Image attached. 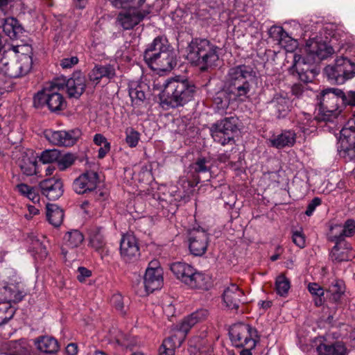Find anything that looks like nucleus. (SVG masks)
<instances>
[{"label": "nucleus", "mask_w": 355, "mask_h": 355, "mask_svg": "<svg viewBox=\"0 0 355 355\" xmlns=\"http://www.w3.org/2000/svg\"><path fill=\"white\" fill-rule=\"evenodd\" d=\"M327 291L331 294V300L335 302H338L345 291L344 282L341 280L334 279Z\"/></svg>", "instance_id": "40"}, {"label": "nucleus", "mask_w": 355, "mask_h": 355, "mask_svg": "<svg viewBox=\"0 0 355 355\" xmlns=\"http://www.w3.org/2000/svg\"><path fill=\"white\" fill-rule=\"evenodd\" d=\"M42 193L49 200H56L63 194L62 180L56 177L45 179L39 184Z\"/></svg>", "instance_id": "22"}, {"label": "nucleus", "mask_w": 355, "mask_h": 355, "mask_svg": "<svg viewBox=\"0 0 355 355\" xmlns=\"http://www.w3.org/2000/svg\"><path fill=\"white\" fill-rule=\"evenodd\" d=\"M146 0H109L117 8L128 9L121 12L118 16V21L125 30L132 28L144 19L149 13L148 10H138Z\"/></svg>", "instance_id": "8"}, {"label": "nucleus", "mask_w": 355, "mask_h": 355, "mask_svg": "<svg viewBox=\"0 0 355 355\" xmlns=\"http://www.w3.org/2000/svg\"><path fill=\"white\" fill-rule=\"evenodd\" d=\"M157 264V261H151L146 270L144 283L148 293L160 289L163 285V270Z\"/></svg>", "instance_id": "19"}, {"label": "nucleus", "mask_w": 355, "mask_h": 355, "mask_svg": "<svg viewBox=\"0 0 355 355\" xmlns=\"http://www.w3.org/2000/svg\"><path fill=\"white\" fill-rule=\"evenodd\" d=\"M185 285L191 289L208 290L211 286V278L205 273L193 268Z\"/></svg>", "instance_id": "26"}, {"label": "nucleus", "mask_w": 355, "mask_h": 355, "mask_svg": "<svg viewBox=\"0 0 355 355\" xmlns=\"http://www.w3.org/2000/svg\"><path fill=\"white\" fill-rule=\"evenodd\" d=\"M269 35L275 40L278 41L279 45L284 47H286V44L288 42L293 41L291 37L288 35V33L281 26H272L269 30Z\"/></svg>", "instance_id": "39"}, {"label": "nucleus", "mask_w": 355, "mask_h": 355, "mask_svg": "<svg viewBox=\"0 0 355 355\" xmlns=\"http://www.w3.org/2000/svg\"><path fill=\"white\" fill-rule=\"evenodd\" d=\"M65 245L71 248L78 247L83 241V234L76 230L68 232L64 235Z\"/></svg>", "instance_id": "42"}, {"label": "nucleus", "mask_w": 355, "mask_h": 355, "mask_svg": "<svg viewBox=\"0 0 355 355\" xmlns=\"http://www.w3.org/2000/svg\"><path fill=\"white\" fill-rule=\"evenodd\" d=\"M116 76V69L110 64H96L88 74L89 83L96 86L103 78L111 80Z\"/></svg>", "instance_id": "25"}, {"label": "nucleus", "mask_w": 355, "mask_h": 355, "mask_svg": "<svg viewBox=\"0 0 355 355\" xmlns=\"http://www.w3.org/2000/svg\"><path fill=\"white\" fill-rule=\"evenodd\" d=\"M317 121L315 119H311L309 114H304V119H300L299 122V127L304 134H308L312 132L311 128H315Z\"/></svg>", "instance_id": "49"}, {"label": "nucleus", "mask_w": 355, "mask_h": 355, "mask_svg": "<svg viewBox=\"0 0 355 355\" xmlns=\"http://www.w3.org/2000/svg\"><path fill=\"white\" fill-rule=\"evenodd\" d=\"M78 352V347L75 343H70L66 347V353L68 355H76Z\"/></svg>", "instance_id": "63"}, {"label": "nucleus", "mask_w": 355, "mask_h": 355, "mask_svg": "<svg viewBox=\"0 0 355 355\" xmlns=\"http://www.w3.org/2000/svg\"><path fill=\"white\" fill-rule=\"evenodd\" d=\"M110 150V144L105 143V145L98 149V157L103 159Z\"/></svg>", "instance_id": "60"}, {"label": "nucleus", "mask_w": 355, "mask_h": 355, "mask_svg": "<svg viewBox=\"0 0 355 355\" xmlns=\"http://www.w3.org/2000/svg\"><path fill=\"white\" fill-rule=\"evenodd\" d=\"M45 138L53 145L59 146H71L77 140L78 134L75 130H46L44 132Z\"/></svg>", "instance_id": "20"}, {"label": "nucleus", "mask_w": 355, "mask_h": 355, "mask_svg": "<svg viewBox=\"0 0 355 355\" xmlns=\"http://www.w3.org/2000/svg\"><path fill=\"white\" fill-rule=\"evenodd\" d=\"M296 142V133L293 130H285L280 134L274 135L268 139L269 145L276 148L292 147Z\"/></svg>", "instance_id": "27"}, {"label": "nucleus", "mask_w": 355, "mask_h": 355, "mask_svg": "<svg viewBox=\"0 0 355 355\" xmlns=\"http://www.w3.org/2000/svg\"><path fill=\"white\" fill-rule=\"evenodd\" d=\"M338 148L342 157L350 160L355 159L354 121H349L340 130Z\"/></svg>", "instance_id": "15"}, {"label": "nucleus", "mask_w": 355, "mask_h": 355, "mask_svg": "<svg viewBox=\"0 0 355 355\" xmlns=\"http://www.w3.org/2000/svg\"><path fill=\"white\" fill-rule=\"evenodd\" d=\"M26 198L34 203L39 202L40 199L39 193L34 187L31 190Z\"/></svg>", "instance_id": "59"}, {"label": "nucleus", "mask_w": 355, "mask_h": 355, "mask_svg": "<svg viewBox=\"0 0 355 355\" xmlns=\"http://www.w3.org/2000/svg\"><path fill=\"white\" fill-rule=\"evenodd\" d=\"M223 296L224 302L231 309L237 310L241 304L247 302L243 291L235 284H230L226 287Z\"/></svg>", "instance_id": "23"}, {"label": "nucleus", "mask_w": 355, "mask_h": 355, "mask_svg": "<svg viewBox=\"0 0 355 355\" xmlns=\"http://www.w3.org/2000/svg\"><path fill=\"white\" fill-rule=\"evenodd\" d=\"M146 64L155 71H168L176 65V55L165 37L158 36L144 51Z\"/></svg>", "instance_id": "4"}, {"label": "nucleus", "mask_w": 355, "mask_h": 355, "mask_svg": "<svg viewBox=\"0 0 355 355\" xmlns=\"http://www.w3.org/2000/svg\"><path fill=\"white\" fill-rule=\"evenodd\" d=\"M32 64V58L27 54L21 55L17 60H9L3 57L0 60V72L10 78H17L26 75Z\"/></svg>", "instance_id": "13"}, {"label": "nucleus", "mask_w": 355, "mask_h": 355, "mask_svg": "<svg viewBox=\"0 0 355 355\" xmlns=\"http://www.w3.org/2000/svg\"><path fill=\"white\" fill-rule=\"evenodd\" d=\"M229 334L232 345L236 347L254 348L259 341L257 329L247 324L239 323L232 325Z\"/></svg>", "instance_id": "10"}, {"label": "nucleus", "mask_w": 355, "mask_h": 355, "mask_svg": "<svg viewBox=\"0 0 355 355\" xmlns=\"http://www.w3.org/2000/svg\"><path fill=\"white\" fill-rule=\"evenodd\" d=\"M34 344L39 351L45 354H53L59 349L58 340L49 336H39L34 340Z\"/></svg>", "instance_id": "31"}, {"label": "nucleus", "mask_w": 355, "mask_h": 355, "mask_svg": "<svg viewBox=\"0 0 355 355\" xmlns=\"http://www.w3.org/2000/svg\"><path fill=\"white\" fill-rule=\"evenodd\" d=\"M237 118L230 116L213 123L209 130L214 141L222 146L234 141L233 133L237 130Z\"/></svg>", "instance_id": "14"}, {"label": "nucleus", "mask_w": 355, "mask_h": 355, "mask_svg": "<svg viewBox=\"0 0 355 355\" xmlns=\"http://www.w3.org/2000/svg\"><path fill=\"white\" fill-rule=\"evenodd\" d=\"M270 104L275 109V114L279 119L286 117L292 106L291 100L281 94H275L270 101Z\"/></svg>", "instance_id": "29"}, {"label": "nucleus", "mask_w": 355, "mask_h": 355, "mask_svg": "<svg viewBox=\"0 0 355 355\" xmlns=\"http://www.w3.org/2000/svg\"><path fill=\"white\" fill-rule=\"evenodd\" d=\"M257 77L254 69L246 64H238L229 69L226 76L227 92L235 101H245L253 89Z\"/></svg>", "instance_id": "3"}, {"label": "nucleus", "mask_w": 355, "mask_h": 355, "mask_svg": "<svg viewBox=\"0 0 355 355\" xmlns=\"http://www.w3.org/2000/svg\"><path fill=\"white\" fill-rule=\"evenodd\" d=\"M309 293L316 297L314 300V303L316 306H320L324 303V289L317 283H310L307 287Z\"/></svg>", "instance_id": "47"}, {"label": "nucleus", "mask_w": 355, "mask_h": 355, "mask_svg": "<svg viewBox=\"0 0 355 355\" xmlns=\"http://www.w3.org/2000/svg\"><path fill=\"white\" fill-rule=\"evenodd\" d=\"M170 269L178 279L185 284L189 275H191L193 267L185 262L178 261L171 263Z\"/></svg>", "instance_id": "35"}, {"label": "nucleus", "mask_w": 355, "mask_h": 355, "mask_svg": "<svg viewBox=\"0 0 355 355\" xmlns=\"http://www.w3.org/2000/svg\"><path fill=\"white\" fill-rule=\"evenodd\" d=\"M15 313V308L8 302H0V326L9 321Z\"/></svg>", "instance_id": "46"}, {"label": "nucleus", "mask_w": 355, "mask_h": 355, "mask_svg": "<svg viewBox=\"0 0 355 355\" xmlns=\"http://www.w3.org/2000/svg\"><path fill=\"white\" fill-rule=\"evenodd\" d=\"M125 141L128 145L131 148L137 146L140 139L139 133L132 128H128L125 130Z\"/></svg>", "instance_id": "50"}, {"label": "nucleus", "mask_w": 355, "mask_h": 355, "mask_svg": "<svg viewBox=\"0 0 355 355\" xmlns=\"http://www.w3.org/2000/svg\"><path fill=\"white\" fill-rule=\"evenodd\" d=\"M355 233V221L347 220L343 226L335 225L331 227L330 234L334 241H343L345 237L352 236Z\"/></svg>", "instance_id": "30"}, {"label": "nucleus", "mask_w": 355, "mask_h": 355, "mask_svg": "<svg viewBox=\"0 0 355 355\" xmlns=\"http://www.w3.org/2000/svg\"><path fill=\"white\" fill-rule=\"evenodd\" d=\"M321 199L318 197L314 198L308 205L307 209L305 211V214L308 216H311L314 212L315 208L321 205Z\"/></svg>", "instance_id": "53"}, {"label": "nucleus", "mask_w": 355, "mask_h": 355, "mask_svg": "<svg viewBox=\"0 0 355 355\" xmlns=\"http://www.w3.org/2000/svg\"><path fill=\"white\" fill-rule=\"evenodd\" d=\"M109 193L106 189H98L94 193V198L98 202H104L107 199Z\"/></svg>", "instance_id": "56"}, {"label": "nucleus", "mask_w": 355, "mask_h": 355, "mask_svg": "<svg viewBox=\"0 0 355 355\" xmlns=\"http://www.w3.org/2000/svg\"><path fill=\"white\" fill-rule=\"evenodd\" d=\"M292 241L300 248L305 247L306 237L302 230L293 231Z\"/></svg>", "instance_id": "52"}, {"label": "nucleus", "mask_w": 355, "mask_h": 355, "mask_svg": "<svg viewBox=\"0 0 355 355\" xmlns=\"http://www.w3.org/2000/svg\"><path fill=\"white\" fill-rule=\"evenodd\" d=\"M218 111L224 112L230 105V100L225 96L224 93H218L214 99Z\"/></svg>", "instance_id": "51"}, {"label": "nucleus", "mask_w": 355, "mask_h": 355, "mask_svg": "<svg viewBox=\"0 0 355 355\" xmlns=\"http://www.w3.org/2000/svg\"><path fill=\"white\" fill-rule=\"evenodd\" d=\"M19 166L24 174L33 175L37 174V159L33 152L25 153L19 161Z\"/></svg>", "instance_id": "34"}, {"label": "nucleus", "mask_w": 355, "mask_h": 355, "mask_svg": "<svg viewBox=\"0 0 355 355\" xmlns=\"http://www.w3.org/2000/svg\"><path fill=\"white\" fill-rule=\"evenodd\" d=\"M10 355H27L28 349L25 341L12 340L7 343Z\"/></svg>", "instance_id": "45"}, {"label": "nucleus", "mask_w": 355, "mask_h": 355, "mask_svg": "<svg viewBox=\"0 0 355 355\" xmlns=\"http://www.w3.org/2000/svg\"><path fill=\"white\" fill-rule=\"evenodd\" d=\"M121 257L126 261L139 255V248L136 237L132 234L123 235L120 243Z\"/></svg>", "instance_id": "24"}, {"label": "nucleus", "mask_w": 355, "mask_h": 355, "mask_svg": "<svg viewBox=\"0 0 355 355\" xmlns=\"http://www.w3.org/2000/svg\"><path fill=\"white\" fill-rule=\"evenodd\" d=\"M98 182V173L94 171H87L74 180L72 187L76 193L84 194L96 189Z\"/></svg>", "instance_id": "18"}, {"label": "nucleus", "mask_w": 355, "mask_h": 355, "mask_svg": "<svg viewBox=\"0 0 355 355\" xmlns=\"http://www.w3.org/2000/svg\"><path fill=\"white\" fill-rule=\"evenodd\" d=\"M0 295L3 302L18 303L26 296L24 285L20 282H7L0 287Z\"/></svg>", "instance_id": "21"}, {"label": "nucleus", "mask_w": 355, "mask_h": 355, "mask_svg": "<svg viewBox=\"0 0 355 355\" xmlns=\"http://www.w3.org/2000/svg\"><path fill=\"white\" fill-rule=\"evenodd\" d=\"M17 190L24 197H27L33 187H30L26 184H19L16 187Z\"/></svg>", "instance_id": "58"}, {"label": "nucleus", "mask_w": 355, "mask_h": 355, "mask_svg": "<svg viewBox=\"0 0 355 355\" xmlns=\"http://www.w3.org/2000/svg\"><path fill=\"white\" fill-rule=\"evenodd\" d=\"M305 51L307 53L306 57L295 53L292 67L295 70L302 81L309 83L312 82L318 74L317 70L313 67V64L331 55L333 49L324 42L312 40L306 43Z\"/></svg>", "instance_id": "2"}, {"label": "nucleus", "mask_w": 355, "mask_h": 355, "mask_svg": "<svg viewBox=\"0 0 355 355\" xmlns=\"http://www.w3.org/2000/svg\"><path fill=\"white\" fill-rule=\"evenodd\" d=\"M59 153L60 150L57 149L45 150L42 152L40 156V161L43 164L57 162V159L59 158Z\"/></svg>", "instance_id": "48"}, {"label": "nucleus", "mask_w": 355, "mask_h": 355, "mask_svg": "<svg viewBox=\"0 0 355 355\" xmlns=\"http://www.w3.org/2000/svg\"><path fill=\"white\" fill-rule=\"evenodd\" d=\"M209 164V161L206 158L199 157L195 162L189 166V173L191 174L196 185H197L200 181L198 174L205 173L210 171L211 166Z\"/></svg>", "instance_id": "33"}, {"label": "nucleus", "mask_w": 355, "mask_h": 355, "mask_svg": "<svg viewBox=\"0 0 355 355\" xmlns=\"http://www.w3.org/2000/svg\"><path fill=\"white\" fill-rule=\"evenodd\" d=\"M336 245L331 251L332 261L336 262L347 261L354 257L352 248L347 243L342 241H335Z\"/></svg>", "instance_id": "28"}, {"label": "nucleus", "mask_w": 355, "mask_h": 355, "mask_svg": "<svg viewBox=\"0 0 355 355\" xmlns=\"http://www.w3.org/2000/svg\"><path fill=\"white\" fill-rule=\"evenodd\" d=\"M163 87L164 102L172 107L183 106L191 101L196 92L195 85L180 76L166 80Z\"/></svg>", "instance_id": "6"}, {"label": "nucleus", "mask_w": 355, "mask_h": 355, "mask_svg": "<svg viewBox=\"0 0 355 355\" xmlns=\"http://www.w3.org/2000/svg\"><path fill=\"white\" fill-rule=\"evenodd\" d=\"M55 79V84L62 90L66 88L70 98H78L85 92L86 87V78L80 73H74L71 77L67 79L64 76Z\"/></svg>", "instance_id": "16"}, {"label": "nucleus", "mask_w": 355, "mask_h": 355, "mask_svg": "<svg viewBox=\"0 0 355 355\" xmlns=\"http://www.w3.org/2000/svg\"><path fill=\"white\" fill-rule=\"evenodd\" d=\"M112 302L114 303V306L116 309L121 310L123 309V303L121 302V296L116 295L112 297Z\"/></svg>", "instance_id": "62"}, {"label": "nucleus", "mask_w": 355, "mask_h": 355, "mask_svg": "<svg viewBox=\"0 0 355 355\" xmlns=\"http://www.w3.org/2000/svg\"><path fill=\"white\" fill-rule=\"evenodd\" d=\"M78 59L76 56L64 58L60 61V66L63 69H69L78 64Z\"/></svg>", "instance_id": "54"}, {"label": "nucleus", "mask_w": 355, "mask_h": 355, "mask_svg": "<svg viewBox=\"0 0 355 355\" xmlns=\"http://www.w3.org/2000/svg\"><path fill=\"white\" fill-rule=\"evenodd\" d=\"M78 271L79 274L77 276V279L80 282H85L86 278L89 277L92 275L91 270L85 267H79Z\"/></svg>", "instance_id": "55"}, {"label": "nucleus", "mask_w": 355, "mask_h": 355, "mask_svg": "<svg viewBox=\"0 0 355 355\" xmlns=\"http://www.w3.org/2000/svg\"><path fill=\"white\" fill-rule=\"evenodd\" d=\"M318 355H347L348 350L345 345L340 341L331 344L321 343L317 347Z\"/></svg>", "instance_id": "32"}, {"label": "nucleus", "mask_w": 355, "mask_h": 355, "mask_svg": "<svg viewBox=\"0 0 355 355\" xmlns=\"http://www.w3.org/2000/svg\"><path fill=\"white\" fill-rule=\"evenodd\" d=\"M218 47L206 39L195 38L187 47V58L192 64L206 71L217 64L219 60Z\"/></svg>", "instance_id": "5"}, {"label": "nucleus", "mask_w": 355, "mask_h": 355, "mask_svg": "<svg viewBox=\"0 0 355 355\" xmlns=\"http://www.w3.org/2000/svg\"><path fill=\"white\" fill-rule=\"evenodd\" d=\"M324 73L331 82L341 85L354 77L355 63L347 58H338L334 64L324 68Z\"/></svg>", "instance_id": "9"}, {"label": "nucleus", "mask_w": 355, "mask_h": 355, "mask_svg": "<svg viewBox=\"0 0 355 355\" xmlns=\"http://www.w3.org/2000/svg\"><path fill=\"white\" fill-rule=\"evenodd\" d=\"M345 103L355 106V92H349L347 96H345Z\"/></svg>", "instance_id": "64"}, {"label": "nucleus", "mask_w": 355, "mask_h": 355, "mask_svg": "<svg viewBox=\"0 0 355 355\" xmlns=\"http://www.w3.org/2000/svg\"><path fill=\"white\" fill-rule=\"evenodd\" d=\"M0 27L3 28L6 35L12 40L17 39L23 30L18 21L13 17L4 19L3 23H0Z\"/></svg>", "instance_id": "36"}, {"label": "nucleus", "mask_w": 355, "mask_h": 355, "mask_svg": "<svg viewBox=\"0 0 355 355\" xmlns=\"http://www.w3.org/2000/svg\"><path fill=\"white\" fill-rule=\"evenodd\" d=\"M60 90L62 89L55 85V79H53L49 87L37 92L34 98L35 104L46 105L51 112L63 110L66 106V101L62 94L60 93Z\"/></svg>", "instance_id": "12"}, {"label": "nucleus", "mask_w": 355, "mask_h": 355, "mask_svg": "<svg viewBox=\"0 0 355 355\" xmlns=\"http://www.w3.org/2000/svg\"><path fill=\"white\" fill-rule=\"evenodd\" d=\"M46 218L50 224L54 227H59L64 218V211L55 204L46 205Z\"/></svg>", "instance_id": "37"}, {"label": "nucleus", "mask_w": 355, "mask_h": 355, "mask_svg": "<svg viewBox=\"0 0 355 355\" xmlns=\"http://www.w3.org/2000/svg\"><path fill=\"white\" fill-rule=\"evenodd\" d=\"M345 101V94L339 89L329 88L321 93L320 110L323 112V119L331 121L340 114L338 110L339 102Z\"/></svg>", "instance_id": "11"}, {"label": "nucleus", "mask_w": 355, "mask_h": 355, "mask_svg": "<svg viewBox=\"0 0 355 355\" xmlns=\"http://www.w3.org/2000/svg\"><path fill=\"white\" fill-rule=\"evenodd\" d=\"M129 96L133 105H141L146 99L144 92L137 83H132L129 86Z\"/></svg>", "instance_id": "41"}, {"label": "nucleus", "mask_w": 355, "mask_h": 355, "mask_svg": "<svg viewBox=\"0 0 355 355\" xmlns=\"http://www.w3.org/2000/svg\"><path fill=\"white\" fill-rule=\"evenodd\" d=\"M29 239L30 240L32 241V243L33 245H35L38 247H40V251H41V254H42V257H46L47 255V251H46V249L45 247H44L42 243L40 242L39 239H37V237L33 235V234H31V236H29Z\"/></svg>", "instance_id": "57"}, {"label": "nucleus", "mask_w": 355, "mask_h": 355, "mask_svg": "<svg viewBox=\"0 0 355 355\" xmlns=\"http://www.w3.org/2000/svg\"><path fill=\"white\" fill-rule=\"evenodd\" d=\"M290 288V280L284 274H281L276 277L275 291L279 295L286 297Z\"/></svg>", "instance_id": "43"}, {"label": "nucleus", "mask_w": 355, "mask_h": 355, "mask_svg": "<svg viewBox=\"0 0 355 355\" xmlns=\"http://www.w3.org/2000/svg\"><path fill=\"white\" fill-rule=\"evenodd\" d=\"M208 315L207 309H200L185 317L178 324L180 335H173L165 339L159 349L158 355H174L176 347L182 344L189 330L197 323L205 320Z\"/></svg>", "instance_id": "7"}, {"label": "nucleus", "mask_w": 355, "mask_h": 355, "mask_svg": "<svg viewBox=\"0 0 355 355\" xmlns=\"http://www.w3.org/2000/svg\"><path fill=\"white\" fill-rule=\"evenodd\" d=\"M77 157L73 153H65L62 155L59 153V158L57 159V166L60 171H64L72 166Z\"/></svg>", "instance_id": "44"}, {"label": "nucleus", "mask_w": 355, "mask_h": 355, "mask_svg": "<svg viewBox=\"0 0 355 355\" xmlns=\"http://www.w3.org/2000/svg\"><path fill=\"white\" fill-rule=\"evenodd\" d=\"M94 142L97 146L105 145V143H109L106 138L101 134H96L94 137Z\"/></svg>", "instance_id": "61"}, {"label": "nucleus", "mask_w": 355, "mask_h": 355, "mask_svg": "<svg viewBox=\"0 0 355 355\" xmlns=\"http://www.w3.org/2000/svg\"><path fill=\"white\" fill-rule=\"evenodd\" d=\"M209 234L202 228L191 230L189 233V248L195 256L203 255L207 249Z\"/></svg>", "instance_id": "17"}, {"label": "nucleus", "mask_w": 355, "mask_h": 355, "mask_svg": "<svg viewBox=\"0 0 355 355\" xmlns=\"http://www.w3.org/2000/svg\"><path fill=\"white\" fill-rule=\"evenodd\" d=\"M89 243L96 250H100L105 245L103 231L101 227H94L89 231Z\"/></svg>", "instance_id": "38"}, {"label": "nucleus", "mask_w": 355, "mask_h": 355, "mask_svg": "<svg viewBox=\"0 0 355 355\" xmlns=\"http://www.w3.org/2000/svg\"><path fill=\"white\" fill-rule=\"evenodd\" d=\"M305 51L307 53L306 57L295 53L292 67L295 70L302 81L309 83L312 82L318 74L317 70L313 67V64L331 55L333 49L324 42L312 40L306 43Z\"/></svg>", "instance_id": "1"}]
</instances>
